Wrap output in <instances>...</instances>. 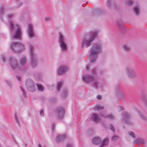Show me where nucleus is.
Returning a JSON list of instances; mask_svg holds the SVG:
<instances>
[{
  "mask_svg": "<svg viewBox=\"0 0 147 147\" xmlns=\"http://www.w3.org/2000/svg\"><path fill=\"white\" fill-rule=\"evenodd\" d=\"M101 44H96L93 45L90 50V54L89 57L91 63H94L98 57V54L102 51Z\"/></svg>",
  "mask_w": 147,
  "mask_h": 147,
  "instance_id": "f257e3e1",
  "label": "nucleus"
},
{
  "mask_svg": "<svg viewBox=\"0 0 147 147\" xmlns=\"http://www.w3.org/2000/svg\"><path fill=\"white\" fill-rule=\"evenodd\" d=\"M99 31L98 30L93 31L87 35L82 40V48L85 46L86 47L90 46L91 43L94 41L95 37L97 36Z\"/></svg>",
  "mask_w": 147,
  "mask_h": 147,
  "instance_id": "f03ea898",
  "label": "nucleus"
},
{
  "mask_svg": "<svg viewBox=\"0 0 147 147\" xmlns=\"http://www.w3.org/2000/svg\"><path fill=\"white\" fill-rule=\"evenodd\" d=\"M29 50L30 55V65L32 67H34L37 65V55L34 51V47L33 45H30Z\"/></svg>",
  "mask_w": 147,
  "mask_h": 147,
  "instance_id": "7ed1b4c3",
  "label": "nucleus"
},
{
  "mask_svg": "<svg viewBox=\"0 0 147 147\" xmlns=\"http://www.w3.org/2000/svg\"><path fill=\"white\" fill-rule=\"evenodd\" d=\"M10 48L13 52L18 53L24 50V45L21 42H12L10 46Z\"/></svg>",
  "mask_w": 147,
  "mask_h": 147,
  "instance_id": "20e7f679",
  "label": "nucleus"
},
{
  "mask_svg": "<svg viewBox=\"0 0 147 147\" xmlns=\"http://www.w3.org/2000/svg\"><path fill=\"white\" fill-rule=\"evenodd\" d=\"M9 24L10 29L11 30L15 29V27H17L15 31L14 34L12 36L13 38L14 39H21L22 33L20 28L18 27V25H14L10 21H9Z\"/></svg>",
  "mask_w": 147,
  "mask_h": 147,
  "instance_id": "39448f33",
  "label": "nucleus"
},
{
  "mask_svg": "<svg viewBox=\"0 0 147 147\" xmlns=\"http://www.w3.org/2000/svg\"><path fill=\"white\" fill-rule=\"evenodd\" d=\"M83 80L87 83L93 81V85L95 88H97L99 85L98 81L95 79L94 77L91 75L84 76L83 77Z\"/></svg>",
  "mask_w": 147,
  "mask_h": 147,
  "instance_id": "423d86ee",
  "label": "nucleus"
},
{
  "mask_svg": "<svg viewBox=\"0 0 147 147\" xmlns=\"http://www.w3.org/2000/svg\"><path fill=\"white\" fill-rule=\"evenodd\" d=\"M58 42L61 51L64 52L67 51V45L63 35L60 32L59 33Z\"/></svg>",
  "mask_w": 147,
  "mask_h": 147,
  "instance_id": "0eeeda50",
  "label": "nucleus"
},
{
  "mask_svg": "<svg viewBox=\"0 0 147 147\" xmlns=\"http://www.w3.org/2000/svg\"><path fill=\"white\" fill-rule=\"evenodd\" d=\"M126 69L127 76L129 78H134L137 76V71L134 68L130 67H127Z\"/></svg>",
  "mask_w": 147,
  "mask_h": 147,
  "instance_id": "6e6552de",
  "label": "nucleus"
},
{
  "mask_svg": "<svg viewBox=\"0 0 147 147\" xmlns=\"http://www.w3.org/2000/svg\"><path fill=\"white\" fill-rule=\"evenodd\" d=\"M9 64L12 69L14 70L18 68L19 70L18 60L15 57H10L9 58Z\"/></svg>",
  "mask_w": 147,
  "mask_h": 147,
  "instance_id": "1a4fd4ad",
  "label": "nucleus"
},
{
  "mask_svg": "<svg viewBox=\"0 0 147 147\" xmlns=\"http://www.w3.org/2000/svg\"><path fill=\"white\" fill-rule=\"evenodd\" d=\"M26 85L28 90L31 92H34L35 90L34 84L31 79H28L26 80Z\"/></svg>",
  "mask_w": 147,
  "mask_h": 147,
  "instance_id": "9d476101",
  "label": "nucleus"
},
{
  "mask_svg": "<svg viewBox=\"0 0 147 147\" xmlns=\"http://www.w3.org/2000/svg\"><path fill=\"white\" fill-rule=\"evenodd\" d=\"M27 59L26 57L23 56L21 57L19 60V70L21 71H24L25 70V68L23 67L27 63Z\"/></svg>",
  "mask_w": 147,
  "mask_h": 147,
  "instance_id": "9b49d317",
  "label": "nucleus"
},
{
  "mask_svg": "<svg viewBox=\"0 0 147 147\" xmlns=\"http://www.w3.org/2000/svg\"><path fill=\"white\" fill-rule=\"evenodd\" d=\"M56 114L59 118L60 119L63 118L65 114L64 109L60 107L57 108L56 110Z\"/></svg>",
  "mask_w": 147,
  "mask_h": 147,
  "instance_id": "f8f14e48",
  "label": "nucleus"
},
{
  "mask_svg": "<svg viewBox=\"0 0 147 147\" xmlns=\"http://www.w3.org/2000/svg\"><path fill=\"white\" fill-rule=\"evenodd\" d=\"M27 32L28 35L30 38H32L34 37V32L32 28V26L31 24L28 25Z\"/></svg>",
  "mask_w": 147,
  "mask_h": 147,
  "instance_id": "ddd939ff",
  "label": "nucleus"
},
{
  "mask_svg": "<svg viewBox=\"0 0 147 147\" xmlns=\"http://www.w3.org/2000/svg\"><path fill=\"white\" fill-rule=\"evenodd\" d=\"M68 69L67 67L65 66H61L58 69L57 72L58 74L61 75L66 73Z\"/></svg>",
  "mask_w": 147,
  "mask_h": 147,
  "instance_id": "4468645a",
  "label": "nucleus"
},
{
  "mask_svg": "<svg viewBox=\"0 0 147 147\" xmlns=\"http://www.w3.org/2000/svg\"><path fill=\"white\" fill-rule=\"evenodd\" d=\"M92 119L94 122L96 123L99 122L100 120V117L96 113L92 115Z\"/></svg>",
  "mask_w": 147,
  "mask_h": 147,
  "instance_id": "2eb2a0df",
  "label": "nucleus"
},
{
  "mask_svg": "<svg viewBox=\"0 0 147 147\" xmlns=\"http://www.w3.org/2000/svg\"><path fill=\"white\" fill-rule=\"evenodd\" d=\"M116 94L118 98L121 100L123 99L125 95L120 90H118L117 91Z\"/></svg>",
  "mask_w": 147,
  "mask_h": 147,
  "instance_id": "dca6fc26",
  "label": "nucleus"
},
{
  "mask_svg": "<svg viewBox=\"0 0 147 147\" xmlns=\"http://www.w3.org/2000/svg\"><path fill=\"white\" fill-rule=\"evenodd\" d=\"M65 138V135H58L56 137V141L57 142H59L61 141L64 140Z\"/></svg>",
  "mask_w": 147,
  "mask_h": 147,
  "instance_id": "f3484780",
  "label": "nucleus"
},
{
  "mask_svg": "<svg viewBox=\"0 0 147 147\" xmlns=\"http://www.w3.org/2000/svg\"><path fill=\"white\" fill-rule=\"evenodd\" d=\"M145 140L144 139L141 138H138L135 140L134 142V144L137 143L138 144H144Z\"/></svg>",
  "mask_w": 147,
  "mask_h": 147,
  "instance_id": "a211bd4d",
  "label": "nucleus"
},
{
  "mask_svg": "<svg viewBox=\"0 0 147 147\" xmlns=\"http://www.w3.org/2000/svg\"><path fill=\"white\" fill-rule=\"evenodd\" d=\"M116 24L119 28L120 29L124 28V27L123 26V22L121 20H117L116 22Z\"/></svg>",
  "mask_w": 147,
  "mask_h": 147,
  "instance_id": "6ab92c4d",
  "label": "nucleus"
},
{
  "mask_svg": "<svg viewBox=\"0 0 147 147\" xmlns=\"http://www.w3.org/2000/svg\"><path fill=\"white\" fill-rule=\"evenodd\" d=\"M63 81H61L59 82H58L57 85V89L58 92H59L60 89L63 86Z\"/></svg>",
  "mask_w": 147,
  "mask_h": 147,
  "instance_id": "aec40b11",
  "label": "nucleus"
},
{
  "mask_svg": "<svg viewBox=\"0 0 147 147\" xmlns=\"http://www.w3.org/2000/svg\"><path fill=\"white\" fill-rule=\"evenodd\" d=\"M122 48L124 51L126 52H128L131 50L130 47L126 45H123L122 46Z\"/></svg>",
  "mask_w": 147,
  "mask_h": 147,
  "instance_id": "412c9836",
  "label": "nucleus"
},
{
  "mask_svg": "<svg viewBox=\"0 0 147 147\" xmlns=\"http://www.w3.org/2000/svg\"><path fill=\"white\" fill-rule=\"evenodd\" d=\"M101 140L100 138H94L92 140L93 143L95 144H98L101 142Z\"/></svg>",
  "mask_w": 147,
  "mask_h": 147,
  "instance_id": "4be33fe9",
  "label": "nucleus"
},
{
  "mask_svg": "<svg viewBox=\"0 0 147 147\" xmlns=\"http://www.w3.org/2000/svg\"><path fill=\"white\" fill-rule=\"evenodd\" d=\"M134 11L135 14L137 15H138L140 13L139 10V7L138 5H137L136 6L134 7Z\"/></svg>",
  "mask_w": 147,
  "mask_h": 147,
  "instance_id": "5701e85b",
  "label": "nucleus"
},
{
  "mask_svg": "<svg viewBox=\"0 0 147 147\" xmlns=\"http://www.w3.org/2000/svg\"><path fill=\"white\" fill-rule=\"evenodd\" d=\"M109 142V139L107 138L105 139L102 142V145L100 147H102L107 145Z\"/></svg>",
  "mask_w": 147,
  "mask_h": 147,
  "instance_id": "b1692460",
  "label": "nucleus"
},
{
  "mask_svg": "<svg viewBox=\"0 0 147 147\" xmlns=\"http://www.w3.org/2000/svg\"><path fill=\"white\" fill-rule=\"evenodd\" d=\"M122 116H123L125 118L127 119H129L131 117L130 115L127 112H123L121 113Z\"/></svg>",
  "mask_w": 147,
  "mask_h": 147,
  "instance_id": "393cba45",
  "label": "nucleus"
},
{
  "mask_svg": "<svg viewBox=\"0 0 147 147\" xmlns=\"http://www.w3.org/2000/svg\"><path fill=\"white\" fill-rule=\"evenodd\" d=\"M67 90L65 89H64L62 92V97L63 98L65 97L67 95Z\"/></svg>",
  "mask_w": 147,
  "mask_h": 147,
  "instance_id": "a878e982",
  "label": "nucleus"
},
{
  "mask_svg": "<svg viewBox=\"0 0 147 147\" xmlns=\"http://www.w3.org/2000/svg\"><path fill=\"white\" fill-rule=\"evenodd\" d=\"M122 122H124V123L128 124H131L132 122L129 119L126 120L125 118L123 119V121Z\"/></svg>",
  "mask_w": 147,
  "mask_h": 147,
  "instance_id": "bb28decb",
  "label": "nucleus"
},
{
  "mask_svg": "<svg viewBox=\"0 0 147 147\" xmlns=\"http://www.w3.org/2000/svg\"><path fill=\"white\" fill-rule=\"evenodd\" d=\"M106 117L107 118L110 119H113L114 118V116L112 114L107 115L106 116Z\"/></svg>",
  "mask_w": 147,
  "mask_h": 147,
  "instance_id": "cd10ccee",
  "label": "nucleus"
},
{
  "mask_svg": "<svg viewBox=\"0 0 147 147\" xmlns=\"http://www.w3.org/2000/svg\"><path fill=\"white\" fill-rule=\"evenodd\" d=\"M37 86L38 90H39L41 91H42L44 90V88L42 85L40 84H38Z\"/></svg>",
  "mask_w": 147,
  "mask_h": 147,
  "instance_id": "c85d7f7f",
  "label": "nucleus"
},
{
  "mask_svg": "<svg viewBox=\"0 0 147 147\" xmlns=\"http://www.w3.org/2000/svg\"><path fill=\"white\" fill-rule=\"evenodd\" d=\"M104 107L101 106H96L95 107V109H96L97 111H99L100 110L103 109Z\"/></svg>",
  "mask_w": 147,
  "mask_h": 147,
  "instance_id": "c756f323",
  "label": "nucleus"
},
{
  "mask_svg": "<svg viewBox=\"0 0 147 147\" xmlns=\"http://www.w3.org/2000/svg\"><path fill=\"white\" fill-rule=\"evenodd\" d=\"M20 88L22 92V95L24 97H26V92L24 89L22 88L21 86L20 87Z\"/></svg>",
  "mask_w": 147,
  "mask_h": 147,
  "instance_id": "7c9ffc66",
  "label": "nucleus"
},
{
  "mask_svg": "<svg viewBox=\"0 0 147 147\" xmlns=\"http://www.w3.org/2000/svg\"><path fill=\"white\" fill-rule=\"evenodd\" d=\"M119 136H115L111 138L112 141H115L118 138Z\"/></svg>",
  "mask_w": 147,
  "mask_h": 147,
  "instance_id": "2f4dec72",
  "label": "nucleus"
},
{
  "mask_svg": "<svg viewBox=\"0 0 147 147\" xmlns=\"http://www.w3.org/2000/svg\"><path fill=\"white\" fill-rule=\"evenodd\" d=\"M139 115L140 117L142 119H146L145 116L140 113H139Z\"/></svg>",
  "mask_w": 147,
  "mask_h": 147,
  "instance_id": "473e14b6",
  "label": "nucleus"
},
{
  "mask_svg": "<svg viewBox=\"0 0 147 147\" xmlns=\"http://www.w3.org/2000/svg\"><path fill=\"white\" fill-rule=\"evenodd\" d=\"M110 129L113 131H115V129L113 125L111 124L109 125Z\"/></svg>",
  "mask_w": 147,
  "mask_h": 147,
  "instance_id": "72a5a7b5",
  "label": "nucleus"
},
{
  "mask_svg": "<svg viewBox=\"0 0 147 147\" xmlns=\"http://www.w3.org/2000/svg\"><path fill=\"white\" fill-rule=\"evenodd\" d=\"M133 3V2L131 0H128L126 1V4L129 5H132Z\"/></svg>",
  "mask_w": 147,
  "mask_h": 147,
  "instance_id": "f704fd0d",
  "label": "nucleus"
},
{
  "mask_svg": "<svg viewBox=\"0 0 147 147\" xmlns=\"http://www.w3.org/2000/svg\"><path fill=\"white\" fill-rule=\"evenodd\" d=\"M128 134L131 136L132 137L134 138H135V136L134 134L132 132H128Z\"/></svg>",
  "mask_w": 147,
  "mask_h": 147,
  "instance_id": "c9c22d12",
  "label": "nucleus"
},
{
  "mask_svg": "<svg viewBox=\"0 0 147 147\" xmlns=\"http://www.w3.org/2000/svg\"><path fill=\"white\" fill-rule=\"evenodd\" d=\"M1 59H2V60L3 61V62H5L6 61V58L5 56L4 55H2Z\"/></svg>",
  "mask_w": 147,
  "mask_h": 147,
  "instance_id": "e433bc0d",
  "label": "nucleus"
},
{
  "mask_svg": "<svg viewBox=\"0 0 147 147\" xmlns=\"http://www.w3.org/2000/svg\"><path fill=\"white\" fill-rule=\"evenodd\" d=\"M5 82L9 86L10 88H11L12 85L11 84L10 82L7 80H6Z\"/></svg>",
  "mask_w": 147,
  "mask_h": 147,
  "instance_id": "4c0bfd02",
  "label": "nucleus"
},
{
  "mask_svg": "<svg viewBox=\"0 0 147 147\" xmlns=\"http://www.w3.org/2000/svg\"><path fill=\"white\" fill-rule=\"evenodd\" d=\"M14 116H15V119L16 121L19 125V121L17 117V116H16V114H15Z\"/></svg>",
  "mask_w": 147,
  "mask_h": 147,
  "instance_id": "58836bf2",
  "label": "nucleus"
},
{
  "mask_svg": "<svg viewBox=\"0 0 147 147\" xmlns=\"http://www.w3.org/2000/svg\"><path fill=\"white\" fill-rule=\"evenodd\" d=\"M40 114L41 116H44V110L43 109H41L40 112Z\"/></svg>",
  "mask_w": 147,
  "mask_h": 147,
  "instance_id": "ea45409f",
  "label": "nucleus"
},
{
  "mask_svg": "<svg viewBox=\"0 0 147 147\" xmlns=\"http://www.w3.org/2000/svg\"><path fill=\"white\" fill-rule=\"evenodd\" d=\"M4 10V8L3 6H2L1 9V12L0 13L1 14H2L3 13V12Z\"/></svg>",
  "mask_w": 147,
  "mask_h": 147,
  "instance_id": "a19ab883",
  "label": "nucleus"
},
{
  "mask_svg": "<svg viewBox=\"0 0 147 147\" xmlns=\"http://www.w3.org/2000/svg\"><path fill=\"white\" fill-rule=\"evenodd\" d=\"M143 99L145 104L147 106V99L146 98H143Z\"/></svg>",
  "mask_w": 147,
  "mask_h": 147,
  "instance_id": "79ce46f5",
  "label": "nucleus"
},
{
  "mask_svg": "<svg viewBox=\"0 0 147 147\" xmlns=\"http://www.w3.org/2000/svg\"><path fill=\"white\" fill-rule=\"evenodd\" d=\"M66 146V147H73L72 144L70 143L67 144Z\"/></svg>",
  "mask_w": 147,
  "mask_h": 147,
  "instance_id": "37998d69",
  "label": "nucleus"
},
{
  "mask_svg": "<svg viewBox=\"0 0 147 147\" xmlns=\"http://www.w3.org/2000/svg\"><path fill=\"white\" fill-rule=\"evenodd\" d=\"M92 72L93 74H96L97 73V72L95 69H94L92 71Z\"/></svg>",
  "mask_w": 147,
  "mask_h": 147,
  "instance_id": "c03bdc74",
  "label": "nucleus"
},
{
  "mask_svg": "<svg viewBox=\"0 0 147 147\" xmlns=\"http://www.w3.org/2000/svg\"><path fill=\"white\" fill-rule=\"evenodd\" d=\"M16 78L18 81H20L21 79V77L20 76H16Z\"/></svg>",
  "mask_w": 147,
  "mask_h": 147,
  "instance_id": "a18cd8bd",
  "label": "nucleus"
},
{
  "mask_svg": "<svg viewBox=\"0 0 147 147\" xmlns=\"http://www.w3.org/2000/svg\"><path fill=\"white\" fill-rule=\"evenodd\" d=\"M90 67V65H86V70L87 71L89 70L90 69H89Z\"/></svg>",
  "mask_w": 147,
  "mask_h": 147,
  "instance_id": "49530a36",
  "label": "nucleus"
},
{
  "mask_svg": "<svg viewBox=\"0 0 147 147\" xmlns=\"http://www.w3.org/2000/svg\"><path fill=\"white\" fill-rule=\"evenodd\" d=\"M111 0H108L107 1V4L110 7V2L111 1Z\"/></svg>",
  "mask_w": 147,
  "mask_h": 147,
  "instance_id": "de8ad7c7",
  "label": "nucleus"
},
{
  "mask_svg": "<svg viewBox=\"0 0 147 147\" xmlns=\"http://www.w3.org/2000/svg\"><path fill=\"white\" fill-rule=\"evenodd\" d=\"M51 20V19L50 18L47 17L45 18V20L46 21H49Z\"/></svg>",
  "mask_w": 147,
  "mask_h": 147,
  "instance_id": "09e8293b",
  "label": "nucleus"
},
{
  "mask_svg": "<svg viewBox=\"0 0 147 147\" xmlns=\"http://www.w3.org/2000/svg\"><path fill=\"white\" fill-rule=\"evenodd\" d=\"M102 96L100 95H98L97 96V98L99 100L101 99L102 98Z\"/></svg>",
  "mask_w": 147,
  "mask_h": 147,
  "instance_id": "8fccbe9b",
  "label": "nucleus"
},
{
  "mask_svg": "<svg viewBox=\"0 0 147 147\" xmlns=\"http://www.w3.org/2000/svg\"><path fill=\"white\" fill-rule=\"evenodd\" d=\"M22 3H21V2H20V3L19 4V5H18L16 7H15L16 8H17L19 7L20 6H21L22 5Z\"/></svg>",
  "mask_w": 147,
  "mask_h": 147,
  "instance_id": "3c124183",
  "label": "nucleus"
},
{
  "mask_svg": "<svg viewBox=\"0 0 147 147\" xmlns=\"http://www.w3.org/2000/svg\"><path fill=\"white\" fill-rule=\"evenodd\" d=\"M13 16V15L12 14H10L9 15V16L8 17V19H10Z\"/></svg>",
  "mask_w": 147,
  "mask_h": 147,
  "instance_id": "603ef678",
  "label": "nucleus"
},
{
  "mask_svg": "<svg viewBox=\"0 0 147 147\" xmlns=\"http://www.w3.org/2000/svg\"><path fill=\"white\" fill-rule=\"evenodd\" d=\"M54 126H55V124H53V125H52V129L53 130L54 129Z\"/></svg>",
  "mask_w": 147,
  "mask_h": 147,
  "instance_id": "864d4df0",
  "label": "nucleus"
},
{
  "mask_svg": "<svg viewBox=\"0 0 147 147\" xmlns=\"http://www.w3.org/2000/svg\"><path fill=\"white\" fill-rule=\"evenodd\" d=\"M38 147H42V145L40 144H39L38 145Z\"/></svg>",
  "mask_w": 147,
  "mask_h": 147,
  "instance_id": "5fc2aeb1",
  "label": "nucleus"
},
{
  "mask_svg": "<svg viewBox=\"0 0 147 147\" xmlns=\"http://www.w3.org/2000/svg\"><path fill=\"white\" fill-rule=\"evenodd\" d=\"M0 147H2L1 146H0Z\"/></svg>",
  "mask_w": 147,
  "mask_h": 147,
  "instance_id": "6e6d98bb",
  "label": "nucleus"
}]
</instances>
